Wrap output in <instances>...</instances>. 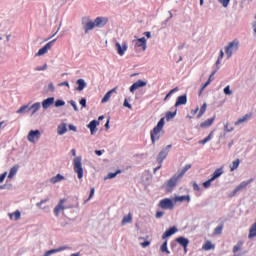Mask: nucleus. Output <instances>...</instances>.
Returning <instances> with one entry per match:
<instances>
[{"label": "nucleus", "instance_id": "0eeeda50", "mask_svg": "<svg viewBox=\"0 0 256 256\" xmlns=\"http://www.w3.org/2000/svg\"><path fill=\"white\" fill-rule=\"evenodd\" d=\"M159 207L161 209H173L175 207V205L173 204V200L166 198V199H162L159 202Z\"/></svg>", "mask_w": 256, "mask_h": 256}, {"label": "nucleus", "instance_id": "f257e3e1", "mask_svg": "<svg viewBox=\"0 0 256 256\" xmlns=\"http://www.w3.org/2000/svg\"><path fill=\"white\" fill-rule=\"evenodd\" d=\"M163 127H165V118H161L157 125L150 131L152 145H155V143L161 139Z\"/></svg>", "mask_w": 256, "mask_h": 256}, {"label": "nucleus", "instance_id": "4468645a", "mask_svg": "<svg viewBox=\"0 0 256 256\" xmlns=\"http://www.w3.org/2000/svg\"><path fill=\"white\" fill-rule=\"evenodd\" d=\"M41 137V132L39 130H31L28 134V141L30 143H35V139H39Z\"/></svg>", "mask_w": 256, "mask_h": 256}, {"label": "nucleus", "instance_id": "4c0bfd02", "mask_svg": "<svg viewBox=\"0 0 256 256\" xmlns=\"http://www.w3.org/2000/svg\"><path fill=\"white\" fill-rule=\"evenodd\" d=\"M240 163H241V160L239 159L234 160L232 165L230 166V171H235V169L239 167Z\"/></svg>", "mask_w": 256, "mask_h": 256}, {"label": "nucleus", "instance_id": "412c9836", "mask_svg": "<svg viewBox=\"0 0 256 256\" xmlns=\"http://www.w3.org/2000/svg\"><path fill=\"white\" fill-rule=\"evenodd\" d=\"M95 22L89 20L88 22L84 23V31L88 33L89 31H93L95 29Z\"/></svg>", "mask_w": 256, "mask_h": 256}, {"label": "nucleus", "instance_id": "de8ad7c7", "mask_svg": "<svg viewBox=\"0 0 256 256\" xmlns=\"http://www.w3.org/2000/svg\"><path fill=\"white\" fill-rule=\"evenodd\" d=\"M175 91H179V89H178V88L172 89V90L165 96L164 101H167V100L169 99V96H170V95H173V93H175Z\"/></svg>", "mask_w": 256, "mask_h": 256}, {"label": "nucleus", "instance_id": "864d4df0", "mask_svg": "<svg viewBox=\"0 0 256 256\" xmlns=\"http://www.w3.org/2000/svg\"><path fill=\"white\" fill-rule=\"evenodd\" d=\"M124 107H127L128 109H133V106H131V104L129 103V101H127V99L124 100Z\"/></svg>", "mask_w": 256, "mask_h": 256}, {"label": "nucleus", "instance_id": "7c9ffc66", "mask_svg": "<svg viewBox=\"0 0 256 256\" xmlns=\"http://www.w3.org/2000/svg\"><path fill=\"white\" fill-rule=\"evenodd\" d=\"M63 179H65V177L61 174H57L56 176L52 177L50 182L55 184V183H59L61 181H63Z\"/></svg>", "mask_w": 256, "mask_h": 256}, {"label": "nucleus", "instance_id": "1a4fd4ad", "mask_svg": "<svg viewBox=\"0 0 256 256\" xmlns=\"http://www.w3.org/2000/svg\"><path fill=\"white\" fill-rule=\"evenodd\" d=\"M55 41H57V39L51 40L50 42H48L44 47H42L38 52H37V56L41 57V55H45V53H47L51 47H53V44L55 43Z\"/></svg>", "mask_w": 256, "mask_h": 256}, {"label": "nucleus", "instance_id": "0e129e2a", "mask_svg": "<svg viewBox=\"0 0 256 256\" xmlns=\"http://www.w3.org/2000/svg\"><path fill=\"white\" fill-rule=\"evenodd\" d=\"M48 88H49V91H55V85H53V83L51 82L49 85H48Z\"/></svg>", "mask_w": 256, "mask_h": 256}, {"label": "nucleus", "instance_id": "c756f323", "mask_svg": "<svg viewBox=\"0 0 256 256\" xmlns=\"http://www.w3.org/2000/svg\"><path fill=\"white\" fill-rule=\"evenodd\" d=\"M202 249L204 251H211V249H215V245H213V243H211V241H206L203 244Z\"/></svg>", "mask_w": 256, "mask_h": 256}, {"label": "nucleus", "instance_id": "a878e982", "mask_svg": "<svg viewBox=\"0 0 256 256\" xmlns=\"http://www.w3.org/2000/svg\"><path fill=\"white\" fill-rule=\"evenodd\" d=\"M133 222V214L128 213V215L124 216L121 222V225H127V223Z\"/></svg>", "mask_w": 256, "mask_h": 256}, {"label": "nucleus", "instance_id": "ea45409f", "mask_svg": "<svg viewBox=\"0 0 256 256\" xmlns=\"http://www.w3.org/2000/svg\"><path fill=\"white\" fill-rule=\"evenodd\" d=\"M175 115H177V110L174 112L168 111L166 113V121H171V119H173Z\"/></svg>", "mask_w": 256, "mask_h": 256}, {"label": "nucleus", "instance_id": "9b49d317", "mask_svg": "<svg viewBox=\"0 0 256 256\" xmlns=\"http://www.w3.org/2000/svg\"><path fill=\"white\" fill-rule=\"evenodd\" d=\"M115 49H116L118 55H120V57H123V55H125V52H126L127 49H128L127 43H124V44L121 46V43L116 42V43H115Z\"/></svg>", "mask_w": 256, "mask_h": 256}, {"label": "nucleus", "instance_id": "f704fd0d", "mask_svg": "<svg viewBox=\"0 0 256 256\" xmlns=\"http://www.w3.org/2000/svg\"><path fill=\"white\" fill-rule=\"evenodd\" d=\"M67 133V125L61 124L58 126V135H65Z\"/></svg>", "mask_w": 256, "mask_h": 256}, {"label": "nucleus", "instance_id": "37998d69", "mask_svg": "<svg viewBox=\"0 0 256 256\" xmlns=\"http://www.w3.org/2000/svg\"><path fill=\"white\" fill-rule=\"evenodd\" d=\"M119 173H121V170H117L115 173H109L107 175V179H115V177H117V175H119Z\"/></svg>", "mask_w": 256, "mask_h": 256}, {"label": "nucleus", "instance_id": "423d86ee", "mask_svg": "<svg viewBox=\"0 0 256 256\" xmlns=\"http://www.w3.org/2000/svg\"><path fill=\"white\" fill-rule=\"evenodd\" d=\"M135 49H142V51L147 50V39L145 37L136 39L133 41Z\"/></svg>", "mask_w": 256, "mask_h": 256}, {"label": "nucleus", "instance_id": "dca6fc26", "mask_svg": "<svg viewBox=\"0 0 256 256\" xmlns=\"http://www.w3.org/2000/svg\"><path fill=\"white\" fill-rule=\"evenodd\" d=\"M176 243L183 246L184 251H187V247L189 245V239L185 237H178L176 238Z\"/></svg>", "mask_w": 256, "mask_h": 256}, {"label": "nucleus", "instance_id": "20e7f679", "mask_svg": "<svg viewBox=\"0 0 256 256\" xmlns=\"http://www.w3.org/2000/svg\"><path fill=\"white\" fill-rule=\"evenodd\" d=\"M238 49H239L238 40H233L232 42H230L225 48L227 59H231V57H233V53H235V51H237Z\"/></svg>", "mask_w": 256, "mask_h": 256}, {"label": "nucleus", "instance_id": "052dcab7", "mask_svg": "<svg viewBox=\"0 0 256 256\" xmlns=\"http://www.w3.org/2000/svg\"><path fill=\"white\" fill-rule=\"evenodd\" d=\"M215 73H217V71H213V72L211 73V75L209 76L208 81H210V83L213 81V79H214V77H215Z\"/></svg>", "mask_w": 256, "mask_h": 256}, {"label": "nucleus", "instance_id": "79ce46f5", "mask_svg": "<svg viewBox=\"0 0 256 256\" xmlns=\"http://www.w3.org/2000/svg\"><path fill=\"white\" fill-rule=\"evenodd\" d=\"M241 247H243V241H239L237 245L233 247V253H237V251H240Z\"/></svg>", "mask_w": 256, "mask_h": 256}, {"label": "nucleus", "instance_id": "bf43d9fd", "mask_svg": "<svg viewBox=\"0 0 256 256\" xmlns=\"http://www.w3.org/2000/svg\"><path fill=\"white\" fill-rule=\"evenodd\" d=\"M193 189H194V191H200V190H201V188L199 187V185L197 184V182H194V183H193Z\"/></svg>", "mask_w": 256, "mask_h": 256}, {"label": "nucleus", "instance_id": "c85d7f7f", "mask_svg": "<svg viewBox=\"0 0 256 256\" xmlns=\"http://www.w3.org/2000/svg\"><path fill=\"white\" fill-rule=\"evenodd\" d=\"M77 91H83V89H85V87H87V83H85V80L83 79H78L77 80Z\"/></svg>", "mask_w": 256, "mask_h": 256}, {"label": "nucleus", "instance_id": "6e6552de", "mask_svg": "<svg viewBox=\"0 0 256 256\" xmlns=\"http://www.w3.org/2000/svg\"><path fill=\"white\" fill-rule=\"evenodd\" d=\"M253 182V179L248 180V181H243L241 182L232 192L231 197H235L239 191H243V189H246L247 185Z\"/></svg>", "mask_w": 256, "mask_h": 256}, {"label": "nucleus", "instance_id": "3c124183", "mask_svg": "<svg viewBox=\"0 0 256 256\" xmlns=\"http://www.w3.org/2000/svg\"><path fill=\"white\" fill-rule=\"evenodd\" d=\"M231 0H219L223 7H228Z\"/></svg>", "mask_w": 256, "mask_h": 256}, {"label": "nucleus", "instance_id": "393cba45", "mask_svg": "<svg viewBox=\"0 0 256 256\" xmlns=\"http://www.w3.org/2000/svg\"><path fill=\"white\" fill-rule=\"evenodd\" d=\"M9 217L11 221H19V219H21V211L16 210L14 213H10Z\"/></svg>", "mask_w": 256, "mask_h": 256}, {"label": "nucleus", "instance_id": "72a5a7b5", "mask_svg": "<svg viewBox=\"0 0 256 256\" xmlns=\"http://www.w3.org/2000/svg\"><path fill=\"white\" fill-rule=\"evenodd\" d=\"M207 111V104H203L200 108V111L197 115V119H201V117H203V115H205V112Z\"/></svg>", "mask_w": 256, "mask_h": 256}, {"label": "nucleus", "instance_id": "e433bc0d", "mask_svg": "<svg viewBox=\"0 0 256 256\" xmlns=\"http://www.w3.org/2000/svg\"><path fill=\"white\" fill-rule=\"evenodd\" d=\"M176 201H179L180 203H183V201H187L189 203V201H191V197H189V195L178 196L176 197Z\"/></svg>", "mask_w": 256, "mask_h": 256}, {"label": "nucleus", "instance_id": "f3484780", "mask_svg": "<svg viewBox=\"0 0 256 256\" xmlns=\"http://www.w3.org/2000/svg\"><path fill=\"white\" fill-rule=\"evenodd\" d=\"M175 233H177V227L173 226L163 233L162 239H167V237H171V235H175Z\"/></svg>", "mask_w": 256, "mask_h": 256}, {"label": "nucleus", "instance_id": "a19ab883", "mask_svg": "<svg viewBox=\"0 0 256 256\" xmlns=\"http://www.w3.org/2000/svg\"><path fill=\"white\" fill-rule=\"evenodd\" d=\"M214 235H221L223 233V224H220L218 227L214 229Z\"/></svg>", "mask_w": 256, "mask_h": 256}, {"label": "nucleus", "instance_id": "9d476101", "mask_svg": "<svg viewBox=\"0 0 256 256\" xmlns=\"http://www.w3.org/2000/svg\"><path fill=\"white\" fill-rule=\"evenodd\" d=\"M67 202V199L63 198L59 201L58 205H56V207L54 208V215L56 217H59V213H61V211H65V203Z\"/></svg>", "mask_w": 256, "mask_h": 256}, {"label": "nucleus", "instance_id": "4d7b16f0", "mask_svg": "<svg viewBox=\"0 0 256 256\" xmlns=\"http://www.w3.org/2000/svg\"><path fill=\"white\" fill-rule=\"evenodd\" d=\"M151 245V242L149 241H144L141 243V247L145 248V247H149Z\"/></svg>", "mask_w": 256, "mask_h": 256}, {"label": "nucleus", "instance_id": "bb28decb", "mask_svg": "<svg viewBox=\"0 0 256 256\" xmlns=\"http://www.w3.org/2000/svg\"><path fill=\"white\" fill-rule=\"evenodd\" d=\"M29 111H31V108L29 107V104H27L20 107V109H18L16 113H18L19 115H23V113H29Z\"/></svg>", "mask_w": 256, "mask_h": 256}, {"label": "nucleus", "instance_id": "f03ea898", "mask_svg": "<svg viewBox=\"0 0 256 256\" xmlns=\"http://www.w3.org/2000/svg\"><path fill=\"white\" fill-rule=\"evenodd\" d=\"M192 165L191 164H186L185 167L182 170H179L177 174L173 176V178L169 179L166 183L168 189H173L179 182V179L185 175V173L191 169Z\"/></svg>", "mask_w": 256, "mask_h": 256}, {"label": "nucleus", "instance_id": "ddd939ff", "mask_svg": "<svg viewBox=\"0 0 256 256\" xmlns=\"http://www.w3.org/2000/svg\"><path fill=\"white\" fill-rule=\"evenodd\" d=\"M107 23H109V18L107 17H97L95 20H94V25L96 27H105V25H107Z\"/></svg>", "mask_w": 256, "mask_h": 256}, {"label": "nucleus", "instance_id": "c9c22d12", "mask_svg": "<svg viewBox=\"0 0 256 256\" xmlns=\"http://www.w3.org/2000/svg\"><path fill=\"white\" fill-rule=\"evenodd\" d=\"M213 139V131L210 132V134L203 140L199 141L200 145H205V143H209V141H211Z\"/></svg>", "mask_w": 256, "mask_h": 256}, {"label": "nucleus", "instance_id": "09e8293b", "mask_svg": "<svg viewBox=\"0 0 256 256\" xmlns=\"http://www.w3.org/2000/svg\"><path fill=\"white\" fill-rule=\"evenodd\" d=\"M65 106V101L63 100H56L55 107H63Z\"/></svg>", "mask_w": 256, "mask_h": 256}, {"label": "nucleus", "instance_id": "a18cd8bd", "mask_svg": "<svg viewBox=\"0 0 256 256\" xmlns=\"http://www.w3.org/2000/svg\"><path fill=\"white\" fill-rule=\"evenodd\" d=\"M48 201H49V198H46V199H44V200H41L40 202H37V203H36V206H37L39 209H43V208H42L43 203H47Z\"/></svg>", "mask_w": 256, "mask_h": 256}, {"label": "nucleus", "instance_id": "13d9d810", "mask_svg": "<svg viewBox=\"0 0 256 256\" xmlns=\"http://www.w3.org/2000/svg\"><path fill=\"white\" fill-rule=\"evenodd\" d=\"M58 87H69V82L64 81V82H62V83H59V84H58Z\"/></svg>", "mask_w": 256, "mask_h": 256}, {"label": "nucleus", "instance_id": "c03bdc74", "mask_svg": "<svg viewBox=\"0 0 256 256\" xmlns=\"http://www.w3.org/2000/svg\"><path fill=\"white\" fill-rule=\"evenodd\" d=\"M214 180H211V178L209 180H207L206 182L203 183V187L205 189H209V187H211V183H213Z\"/></svg>", "mask_w": 256, "mask_h": 256}, {"label": "nucleus", "instance_id": "473e14b6", "mask_svg": "<svg viewBox=\"0 0 256 256\" xmlns=\"http://www.w3.org/2000/svg\"><path fill=\"white\" fill-rule=\"evenodd\" d=\"M29 108L32 110V115H35L38 109H41V103L36 102L32 106H29Z\"/></svg>", "mask_w": 256, "mask_h": 256}, {"label": "nucleus", "instance_id": "cd10ccee", "mask_svg": "<svg viewBox=\"0 0 256 256\" xmlns=\"http://www.w3.org/2000/svg\"><path fill=\"white\" fill-rule=\"evenodd\" d=\"M252 114H246L243 117L239 118L236 122L235 125H241V123H245V121H249L251 119Z\"/></svg>", "mask_w": 256, "mask_h": 256}, {"label": "nucleus", "instance_id": "680f3d73", "mask_svg": "<svg viewBox=\"0 0 256 256\" xmlns=\"http://www.w3.org/2000/svg\"><path fill=\"white\" fill-rule=\"evenodd\" d=\"M94 195H95V188H91L88 200L92 199Z\"/></svg>", "mask_w": 256, "mask_h": 256}, {"label": "nucleus", "instance_id": "e2e57ef3", "mask_svg": "<svg viewBox=\"0 0 256 256\" xmlns=\"http://www.w3.org/2000/svg\"><path fill=\"white\" fill-rule=\"evenodd\" d=\"M163 215H164V212H161V211L156 212L157 219H161V217H163Z\"/></svg>", "mask_w": 256, "mask_h": 256}, {"label": "nucleus", "instance_id": "39448f33", "mask_svg": "<svg viewBox=\"0 0 256 256\" xmlns=\"http://www.w3.org/2000/svg\"><path fill=\"white\" fill-rule=\"evenodd\" d=\"M173 147L171 144L167 145L164 149L160 151V153L157 156V162L161 165L165 159H167V156L169 155V149Z\"/></svg>", "mask_w": 256, "mask_h": 256}, {"label": "nucleus", "instance_id": "338daca9", "mask_svg": "<svg viewBox=\"0 0 256 256\" xmlns=\"http://www.w3.org/2000/svg\"><path fill=\"white\" fill-rule=\"evenodd\" d=\"M68 128L70 129V131H74V132L77 131V127H75V126L72 125V124H70V125L68 126Z\"/></svg>", "mask_w": 256, "mask_h": 256}, {"label": "nucleus", "instance_id": "a211bd4d", "mask_svg": "<svg viewBox=\"0 0 256 256\" xmlns=\"http://www.w3.org/2000/svg\"><path fill=\"white\" fill-rule=\"evenodd\" d=\"M180 105H187V95L186 94L179 96L177 98L175 107H179Z\"/></svg>", "mask_w": 256, "mask_h": 256}, {"label": "nucleus", "instance_id": "49530a36", "mask_svg": "<svg viewBox=\"0 0 256 256\" xmlns=\"http://www.w3.org/2000/svg\"><path fill=\"white\" fill-rule=\"evenodd\" d=\"M208 85H211V80H207V81L203 84V86H202V88H201V90H200V94H202L203 91H205V89L207 88Z\"/></svg>", "mask_w": 256, "mask_h": 256}, {"label": "nucleus", "instance_id": "aec40b11", "mask_svg": "<svg viewBox=\"0 0 256 256\" xmlns=\"http://www.w3.org/2000/svg\"><path fill=\"white\" fill-rule=\"evenodd\" d=\"M213 123H215V116L202 122L200 124V127H201V129H207V127H211V125H213Z\"/></svg>", "mask_w": 256, "mask_h": 256}, {"label": "nucleus", "instance_id": "4be33fe9", "mask_svg": "<svg viewBox=\"0 0 256 256\" xmlns=\"http://www.w3.org/2000/svg\"><path fill=\"white\" fill-rule=\"evenodd\" d=\"M115 91H117V88H113L112 90L108 91L102 98L101 103H107Z\"/></svg>", "mask_w": 256, "mask_h": 256}, {"label": "nucleus", "instance_id": "7ed1b4c3", "mask_svg": "<svg viewBox=\"0 0 256 256\" xmlns=\"http://www.w3.org/2000/svg\"><path fill=\"white\" fill-rule=\"evenodd\" d=\"M81 156L73 159L74 173H77L78 179H83V164Z\"/></svg>", "mask_w": 256, "mask_h": 256}, {"label": "nucleus", "instance_id": "2eb2a0df", "mask_svg": "<svg viewBox=\"0 0 256 256\" xmlns=\"http://www.w3.org/2000/svg\"><path fill=\"white\" fill-rule=\"evenodd\" d=\"M67 249H69V246H61L59 248L46 251L43 256H50L54 253H60V251H65Z\"/></svg>", "mask_w": 256, "mask_h": 256}, {"label": "nucleus", "instance_id": "603ef678", "mask_svg": "<svg viewBox=\"0 0 256 256\" xmlns=\"http://www.w3.org/2000/svg\"><path fill=\"white\" fill-rule=\"evenodd\" d=\"M70 105L73 107L74 111H79V108L77 107V104L75 103V101L71 100Z\"/></svg>", "mask_w": 256, "mask_h": 256}, {"label": "nucleus", "instance_id": "b1692460", "mask_svg": "<svg viewBox=\"0 0 256 256\" xmlns=\"http://www.w3.org/2000/svg\"><path fill=\"white\" fill-rule=\"evenodd\" d=\"M97 125H99V121H97V120H92L88 124V129H90L91 135H93L95 133V129H97Z\"/></svg>", "mask_w": 256, "mask_h": 256}, {"label": "nucleus", "instance_id": "2f4dec72", "mask_svg": "<svg viewBox=\"0 0 256 256\" xmlns=\"http://www.w3.org/2000/svg\"><path fill=\"white\" fill-rule=\"evenodd\" d=\"M17 171H19V166H14L10 169L9 175H8V179H13V177H15V175H17Z\"/></svg>", "mask_w": 256, "mask_h": 256}, {"label": "nucleus", "instance_id": "6e6d98bb", "mask_svg": "<svg viewBox=\"0 0 256 256\" xmlns=\"http://www.w3.org/2000/svg\"><path fill=\"white\" fill-rule=\"evenodd\" d=\"M5 177H7V172H4L0 175V183H3L5 181Z\"/></svg>", "mask_w": 256, "mask_h": 256}, {"label": "nucleus", "instance_id": "69168bd1", "mask_svg": "<svg viewBox=\"0 0 256 256\" xmlns=\"http://www.w3.org/2000/svg\"><path fill=\"white\" fill-rule=\"evenodd\" d=\"M45 69H47V64H45V65L42 66V67L36 68V71H45Z\"/></svg>", "mask_w": 256, "mask_h": 256}, {"label": "nucleus", "instance_id": "58836bf2", "mask_svg": "<svg viewBox=\"0 0 256 256\" xmlns=\"http://www.w3.org/2000/svg\"><path fill=\"white\" fill-rule=\"evenodd\" d=\"M160 251L162 253H167V255H169L171 253L169 251V249L167 248V240H165L164 243L161 245Z\"/></svg>", "mask_w": 256, "mask_h": 256}, {"label": "nucleus", "instance_id": "5701e85b", "mask_svg": "<svg viewBox=\"0 0 256 256\" xmlns=\"http://www.w3.org/2000/svg\"><path fill=\"white\" fill-rule=\"evenodd\" d=\"M222 175H223V168H218L212 174V177L210 179L211 181H215V179H219V177H221Z\"/></svg>", "mask_w": 256, "mask_h": 256}, {"label": "nucleus", "instance_id": "8fccbe9b", "mask_svg": "<svg viewBox=\"0 0 256 256\" xmlns=\"http://www.w3.org/2000/svg\"><path fill=\"white\" fill-rule=\"evenodd\" d=\"M224 93H225V95H232L233 92L231 91V87L230 86H226L224 88Z\"/></svg>", "mask_w": 256, "mask_h": 256}, {"label": "nucleus", "instance_id": "774afa93", "mask_svg": "<svg viewBox=\"0 0 256 256\" xmlns=\"http://www.w3.org/2000/svg\"><path fill=\"white\" fill-rule=\"evenodd\" d=\"M198 112H199V106H197L196 109L191 110L192 115H197Z\"/></svg>", "mask_w": 256, "mask_h": 256}, {"label": "nucleus", "instance_id": "5fc2aeb1", "mask_svg": "<svg viewBox=\"0 0 256 256\" xmlns=\"http://www.w3.org/2000/svg\"><path fill=\"white\" fill-rule=\"evenodd\" d=\"M80 105H81L82 107H87V99L82 98V99L80 100Z\"/></svg>", "mask_w": 256, "mask_h": 256}, {"label": "nucleus", "instance_id": "f8f14e48", "mask_svg": "<svg viewBox=\"0 0 256 256\" xmlns=\"http://www.w3.org/2000/svg\"><path fill=\"white\" fill-rule=\"evenodd\" d=\"M146 86H147V82H145L143 80H138L130 86V93H135V91H137V89H139L141 87H146Z\"/></svg>", "mask_w": 256, "mask_h": 256}, {"label": "nucleus", "instance_id": "6ab92c4d", "mask_svg": "<svg viewBox=\"0 0 256 256\" xmlns=\"http://www.w3.org/2000/svg\"><path fill=\"white\" fill-rule=\"evenodd\" d=\"M55 103V98L54 97H49L42 102V107L43 109H49L50 105H53Z\"/></svg>", "mask_w": 256, "mask_h": 256}]
</instances>
